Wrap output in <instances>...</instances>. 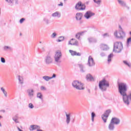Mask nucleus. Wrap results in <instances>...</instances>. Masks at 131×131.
<instances>
[{"label":"nucleus","mask_w":131,"mask_h":131,"mask_svg":"<svg viewBox=\"0 0 131 131\" xmlns=\"http://www.w3.org/2000/svg\"><path fill=\"white\" fill-rule=\"evenodd\" d=\"M118 85V91L121 96H122L123 102L126 106H129L131 103V93L127 95V84L126 83L120 82V80L119 79L117 81Z\"/></svg>","instance_id":"nucleus-1"},{"label":"nucleus","mask_w":131,"mask_h":131,"mask_svg":"<svg viewBox=\"0 0 131 131\" xmlns=\"http://www.w3.org/2000/svg\"><path fill=\"white\" fill-rule=\"evenodd\" d=\"M99 86L102 92H105L109 88V82L106 80V79H103L99 82Z\"/></svg>","instance_id":"nucleus-2"},{"label":"nucleus","mask_w":131,"mask_h":131,"mask_svg":"<svg viewBox=\"0 0 131 131\" xmlns=\"http://www.w3.org/2000/svg\"><path fill=\"white\" fill-rule=\"evenodd\" d=\"M72 85L74 88H75V89H76V90H79V91H81V90H84V87H83V83H81V82H79V81H74L72 83Z\"/></svg>","instance_id":"nucleus-3"},{"label":"nucleus","mask_w":131,"mask_h":131,"mask_svg":"<svg viewBox=\"0 0 131 131\" xmlns=\"http://www.w3.org/2000/svg\"><path fill=\"white\" fill-rule=\"evenodd\" d=\"M123 50V45L121 42L117 41L115 42V53H121Z\"/></svg>","instance_id":"nucleus-4"},{"label":"nucleus","mask_w":131,"mask_h":131,"mask_svg":"<svg viewBox=\"0 0 131 131\" xmlns=\"http://www.w3.org/2000/svg\"><path fill=\"white\" fill-rule=\"evenodd\" d=\"M62 58V53L61 51L58 50L55 52V54L54 55V60L56 63H61L62 61L61 59Z\"/></svg>","instance_id":"nucleus-5"},{"label":"nucleus","mask_w":131,"mask_h":131,"mask_svg":"<svg viewBox=\"0 0 131 131\" xmlns=\"http://www.w3.org/2000/svg\"><path fill=\"white\" fill-rule=\"evenodd\" d=\"M54 59L53 58V56L51 54H48L45 57V62L46 65H50V64H53V62Z\"/></svg>","instance_id":"nucleus-6"},{"label":"nucleus","mask_w":131,"mask_h":131,"mask_svg":"<svg viewBox=\"0 0 131 131\" xmlns=\"http://www.w3.org/2000/svg\"><path fill=\"white\" fill-rule=\"evenodd\" d=\"M115 35L117 38H120V39H123L124 37H125V32L123 31V29L119 30V32L117 31L115 32Z\"/></svg>","instance_id":"nucleus-7"},{"label":"nucleus","mask_w":131,"mask_h":131,"mask_svg":"<svg viewBox=\"0 0 131 131\" xmlns=\"http://www.w3.org/2000/svg\"><path fill=\"white\" fill-rule=\"evenodd\" d=\"M75 8L77 11H84L85 10V5L82 4L81 2H79L76 4Z\"/></svg>","instance_id":"nucleus-8"},{"label":"nucleus","mask_w":131,"mask_h":131,"mask_svg":"<svg viewBox=\"0 0 131 131\" xmlns=\"http://www.w3.org/2000/svg\"><path fill=\"white\" fill-rule=\"evenodd\" d=\"M110 113H111V110H107L102 115V118L104 123H106V122H107V119H108V117H109V115H110Z\"/></svg>","instance_id":"nucleus-9"},{"label":"nucleus","mask_w":131,"mask_h":131,"mask_svg":"<svg viewBox=\"0 0 131 131\" xmlns=\"http://www.w3.org/2000/svg\"><path fill=\"white\" fill-rule=\"evenodd\" d=\"M115 128V117L113 118L108 126L109 130L113 131Z\"/></svg>","instance_id":"nucleus-10"},{"label":"nucleus","mask_w":131,"mask_h":131,"mask_svg":"<svg viewBox=\"0 0 131 131\" xmlns=\"http://www.w3.org/2000/svg\"><path fill=\"white\" fill-rule=\"evenodd\" d=\"M93 16H95V13L91 11H88L84 15V17L87 19H90Z\"/></svg>","instance_id":"nucleus-11"},{"label":"nucleus","mask_w":131,"mask_h":131,"mask_svg":"<svg viewBox=\"0 0 131 131\" xmlns=\"http://www.w3.org/2000/svg\"><path fill=\"white\" fill-rule=\"evenodd\" d=\"M87 65H88L89 67H93V66H95V61L94 60V58H93L91 56L89 57Z\"/></svg>","instance_id":"nucleus-12"},{"label":"nucleus","mask_w":131,"mask_h":131,"mask_svg":"<svg viewBox=\"0 0 131 131\" xmlns=\"http://www.w3.org/2000/svg\"><path fill=\"white\" fill-rule=\"evenodd\" d=\"M68 45H71V46H76V47H78L79 43L78 41L77 40L72 38L70 41H69Z\"/></svg>","instance_id":"nucleus-13"},{"label":"nucleus","mask_w":131,"mask_h":131,"mask_svg":"<svg viewBox=\"0 0 131 131\" xmlns=\"http://www.w3.org/2000/svg\"><path fill=\"white\" fill-rule=\"evenodd\" d=\"M28 96L30 98V100L34 97V90L32 89H28L27 90Z\"/></svg>","instance_id":"nucleus-14"},{"label":"nucleus","mask_w":131,"mask_h":131,"mask_svg":"<svg viewBox=\"0 0 131 131\" xmlns=\"http://www.w3.org/2000/svg\"><path fill=\"white\" fill-rule=\"evenodd\" d=\"M66 113V122L67 124H69L70 123V121H71V113Z\"/></svg>","instance_id":"nucleus-15"},{"label":"nucleus","mask_w":131,"mask_h":131,"mask_svg":"<svg viewBox=\"0 0 131 131\" xmlns=\"http://www.w3.org/2000/svg\"><path fill=\"white\" fill-rule=\"evenodd\" d=\"M4 51L5 52H13V47L9 46H4L3 47Z\"/></svg>","instance_id":"nucleus-16"},{"label":"nucleus","mask_w":131,"mask_h":131,"mask_svg":"<svg viewBox=\"0 0 131 131\" xmlns=\"http://www.w3.org/2000/svg\"><path fill=\"white\" fill-rule=\"evenodd\" d=\"M69 53H70L71 56H81V53H77L76 51H74L73 50H70Z\"/></svg>","instance_id":"nucleus-17"},{"label":"nucleus","mask_w":131,"mask_h":131,"mask_svg":"<svg viewBox=\"0 0 131 131\" xmlns=\"http://www.w3.org/2000/svg\"><path fill=\"white\" fill-rule=\"evenodd\" d=\"M52 16L54 17V18H60L61 13L59 11H56L52 14Z\"/></svg>","instance_id":"nucleus-18"},{"label":"nucleus","mask_w":131,"mask_h":131,"mask_svg":"<svg viewBox=\"0 0 131 131\" xmlns=\"http://www.w3.org/2000/svg\"><path fill=\"white\" fill-rule=\"evenodd\" d=\"M77 21H80L82 19V13H77L76 14L75 17Z\"/></svg>","instance_id":"nucleus-19"},{"label":"nucleus","mask_w":131,"mask_h":131,"mask_svg":"<svg viewBox=\"0 0 131 131\" xmlns=\"http://www.w3.org/2000/svg\"><path fill=\"white\" fill-rule=\"evenodd\" d=\"M88 41H89L90 43L97 42V39H96L93 37H88Z\"/></svg>","instance_id":"nucleus-20"},{"label":"nucleus","mask_w":131,"mask_h":131,"mask_svg":"<svg viewBox=\"0 0 131 131\" xmlns=\"http://www.w3.org/2000/svg\"><path fill=\"white\" fill-rule=\"evenodd\" d=\"M100 49L102 51H107V50L109 49V47L105 44H101Z\"/></svg>","instance_id":"nucleus-21"},{"label":"nucleus","mask_w":131,"mask_h":131,"mask_svg":"<svg viewBox=\"0 0 131 131\" xmlns=\"http://www.w3.org/2000/svg\"><path fill=\"white\" fill-rule=\"evenodd\" d=\"M86 79L88 81H94V77H93L91 74H88L86 75Z\"/></svg>","instance_id":"nucleus-22"},{"label":"nucleus","mask_w":131,"mask_h":131,"mask_svg":"<svg viewBox=\"0 0 131 131\" xmlns=\"http://www.w3.org/2000/svg\"><path fill=\"white\" fill-rule=\"evenodd\" d=\"M37 98L41 100V101H43V95L40 92L37 93Z\"/></svg>","instance_id":"nucleus-23"},{"label":"nucleus","mask_w":131,"mask_h":131,"mask_svg":"<svg viewBox=\"0 0 131 131\" xmlns=\"http://www.w3.org/2000/svg\"><path fill=\"white\" fill-rule=\"evenodd\" d=\"M118 2L121 6L122 7H126V3L124 2V1H121V0H118Z\"/></svg>","instance_id":"nucleus-24"},{"label":"nucleus","mask_w":131,"mask_h":131,"mask_svg":"<svg viewBox=\"0 0 131 131\" xmlns=\"http://www.w3.org/2000/svg\"><path fill=\"white\" fill-rule=\"evenodd\" d=\"M5 1L7 3H8L10 6H13L15 2H16V0H5Z\"/></svg>","instance_id":"nucleus-25"},{"label":"nucleus","mask_w":131,"mask_h":131,"mask_svg":"<svg viewBox=\"0 0 131 131\" xmlns=\"http://www.w3.org/2000/svg\"><path fill=\"white\" fill-rule=\"evenodd\" d=\"M82 33H83V32L77 33L75 35L76 38L77 39H80V36H82Z\"/></svg>","instance_id":"nucleus-26"},{"label":"nucleus","mask_w":131,"mask_h":131,"mask_svg":"<svg viewBox=\"0 0 131 131\" xmlns=\"http://www.w3.org/2000/svg\"><path fill=\"white\" fill-rule=\"evenodd\" d=\"M43 79H45L46 81H49L50 79H52V78L51 77L48 76H45L42 77Z\"/></svg>","instance_id":"nucleus-27"},{"label":"nucleus","mask_w":131,"mask_h":131,"mask_svg":"<svg viewBox=\"0 0 131 131\" xmlns=\"http://www.w3.org/2000/svg\"><path fill=\"white\" fill-rule=\"evenodd\" d=\"M95 4H96V5H98V6H100L101 4H102V0H93Z\"/></svg>","instance_id":"nucleus-28"},{"label":"nucleus","mask_w":131,"mask_h":131,"mask_svg":"<svg viewBox=\"0 0 131 131\" xmlns=\"http://www.w3.org/2000/svg\"><path fill=\"white\" fill-rule=\"evenodd\" d=\"M113 57V54L111 53L108 56V59H107V62L108 63H110L111 61V59Z\"/></svg>","instance_id":"nucleus-29"},{"label":"nucleus","mask_w":131,"mask_h":131,"mask_svg":"<svg viewBox=\"0 0 131 131\" xmlns=\"http://www.w3.org/2000/svg\"><path fill=\"white\" fill-rule=\"evenodd\" d=\"M1 91H2V92H3V94L5 96V97H8V95H7V91H6V90H5V89L4 88V87L1 88Z\"/></svg>","instance_id":"nucleus-30"},{"label":"nucleus","mask_w":131,"mask_h":131,"mask_svg":"<svg viewBox=\"0 0 131 131\" xmlns=\"http://www.w3.org/2000/svg\"><path fill=\"white\" fill-rule=\"evenodd\" d=\"M43 20L44 21V22H45V23L47 24V25L50 24V20L47 17H45L43 19Z\"/></svg>","instance_id":"nucleus-31"},{"label":"nucleus","mask_w":131,"mask_h":131,"mask_svg":"<svg viewBox=\"0 0 131 131\" xmlns=\"http://www.w3.org/2000/svg\"><path fill=\"white\" fill-rule=\"evenodd\" d=\"M95 117H96V114H95L94 112H92L91 113V119L92 122H94Z\"/></svg>","instance_id":"nucleus-32"},{"label":"nucleus","mask_w":131,"mask_h":131,"mask_svg":"<svg viewBox=\"0 0 131 131\" xmlns=\"http://www.w3.org/2000/svg\"><path fill=\"white\" fill-rule=\"evenodd\" d=\"M79 66L80 67L81 72H82L83 73V72H85V71L83 69L84 68L83 65L80 64H79Z\"/></svg>","instance_id":"nucleus-33"},{"label":"nucleus","mask_w":131,"mask_h":131,"mask_svg":"<svg viewBox=\"0 0 131 131\" xmlns=\"http://www.w3.org/2000/svg\"><path fill=\"white\" fill-rule=\"evenodd\" d=\"M120 123V119L117 118H115V124L116 125H118Z\"/></svg>","instance_id":"nucleus-34"},{"label":"nucleus","mask_w":131,"mask_h":131,"mask_svg":"<svg viewBox=\"0 0 131 131\" xmlns=\"http://www.w3.org/2000/svg\"><path fill=\"white\" fill-rule=\"evenodd\" d=\"M18 80H19V83H20V84H23V78H22V77L19 76H18Z\"/></svg>","instance_id":"nucleus-35"},{"label":"nucleus","mask_w":131,"mask_h":131,"mask_svg":"<svg viewBox=\"0 0 131 131\" xmlns=\"http://www.w3.org/2000/svg\"><path fill=\"white\" fill-rule=\"evenodd\" d=\"M56 36H57V33L56 32L53 33L51 35V38H56Z\"/></svg>","instance_id":"nucleus-36"},{"label":"nucleus","mask_w":131,"mask_h":131,"mask_svg":"<svg viewBox=\"0 0 131 131\" xmlns=\"http://www.w3.org/2000/svg\"><path fill=\"white\" fill-rule=\"evenodd\" d=\"M28 107L30 109H33L34 108V106L32 104V103H30L28 105Z\"/></svg>","instance_id":"nucleus-37"},{"label":"nucleus","mask_w":131,"mask_h":131,"mask_svg":"<svg viewBox=\"0 0 131 131\" xmlns=\"http://www.w3.org/2000/svg\"><path fill=\"white\" fill-rule=\"evenodd\" d=\"M13 121L15 122V123H19V121H18V119L17 118L15 117H13L12 118Z\"/></svg>","instance_id":"nucleus-38"},{"label":"nucleus","mask_w":131,"mask_h":131,"mask_svg":"<svg viewBox=\"0 0 131 131\" xmlns=\"http://www.w3.org/2000/svg\"><path fill=\"white\" fill-rule=\"evenodd\" d=\"M59 38H62V39H58V42L63 41V40H64V37H63V36L59 37Z\"/></svg>","instance_id":"nucleus-39"},{"label":"nucleus","mask_w":131,"mask_h":131,"mask_svg":"<svg viewBox=\"0 0 131 131\" xmlns=\"http://www.w3.org/2000/svg\"><path fill=\"white\" fill-rule=\"evenodd\" d=\"M25 21V18H21L20 20H19V23H20V24H22V23H23V22H24Z\"/></svg>","instance_id":"nucleus-40"},{"label":"nucleus","mask_w":131,"mask_h":131,"mask_svg":"<svg viewBox=\"0 0 131 131\" xmlns=\"http://www.w3.org/2000/svg\"><path fill=\"white\" fill-rule=\"evenodd\" d=\"M1 60L2 63H6V59H5V58L1 57Z\"/></svg>","instance_id":"nucleus-41"},{"label":"nucleus","mask_w":131,"mask_h":131,"mask_svg":"<svg viewBox=\"0 0 131 131\" xmlns=\"http://www.w3.org/2000/svg\"><path fill=\"white\" fill-rule=\"evenodd\" d=\"M123 62L124 64H125V65H127V66H128L129 67H130V66H129V64L127 62V61L124 60Z\"/></svg>","instance_id":"nucleus-42"},{"label":"nucleus","mask_w":131,"mask_h":131,"mask_svg":"<svg viewBox=\"0 0 131 131\" xmlns=\"http://www.w3.org/2000/svg\"><path fill=\"white\" fill-rule=\"evenodd\" d=\"M103 37H109V34L105 33L103 35Z\"/></svg>","instance_id":"nucleus-43"},{"label":"nucleus","mask_w":131,"mask_h":131,"mask_svg":"<svg viewBox=\"0 0 131 131\" xmlns=\"http://www.w3.org/2000/svg\"><path fill=\"white\" fill-rule=\"evenodd\" d=\"M41 91H47V88L43 86H41L40 88Z\"/></svg>","instance_id":"nucleus-44"},{"label":"nucleus","mask_w":131,"mask_h":131,"mask_svg":"<svg viewBox=\"0 0 131 131\" xmlns=\"http://www.w3.org/2000/svg\"><path fill=\"white\" fill-rule=\"evenodd\" d=\"M100 56H101V57H105V56H106V54H105V53H104V52H101V53H100Z\"/></svg>","instance_id":"nucleus-45"},{"label":"nucleus","mask_w":131,"mask_h":131,"mask_svg":"<svg viewBox=\"0 0 131 131\" xmlns=\"http://www.w3.org/2000/svg\"><path fill=\"white\" fill-rule=\"evenodd\" d=\"M55 77H56V74H53L52 77H50V78H51V79H52V78H55Z\"/></svg>","instance_id":"nucleus-46"},{"label":"nucleus","mask_w":131,"mask_h":131,"mask_svg":"<svg viewBox=\"0 0 131 131\" xmlns=\"http://www.w3.org/2000/svg\"><path fill=\"white\" fill-rule=\"evenodd\" d=\"M41 52H45V51H46V48H45V47H42L41 49Z\"/></svg>","instance_id":"nucleus-47"},{"label":"nucleus","mask_w":131,"mask_h":131,"mask_svg":"<svg viewBox=\"0 0 131 131\" xmlns=\"http://www.w3.org/2000/svg\"><path fill=\"white\" fill-rule=\"evenodd\" d=\"M58 6L59 7H60V6L63 7V3L60 2V3L59 4H58Z\"/></svg>","instance_id":"nucleus-48"},{"label":"nucleus","mask_w":131,"mask_h":131,"mask_svg":"<svg viewBox=\"0 0 131 131\" xmlns=\"http://www.w3.org/2000/svg\"><path fill=\"white\" fill-rule=\"evenodd\" d=\"M119 28L120 29H119V30H121V29H122V28L121 27V26L120 25H119Z\"/></svg>","instance_id":"nucleus-49"},{"label":"nucleus","mask_w":131,"mask_h":131,"mask_svg":"<svg viewBox=\"0 0 131 131\" xmlns=\"http://www.w3.org/2000/svg\"><path fill=\"white\" fill-rule=\"evenodd\" d=\"M115 51V43H114V49H113V52Z\"/></svg>","instance_id":"nucleus-50"},{"label":"nucleus","mask_w":131,"mask_h":131,"mask_svg":"<svg viewBox=\"0 0 131 131\" xmlns=\"http://www.w3.org/2000/svg\"><path fill=\"white\" fill-rule=\"evenodd\" d=\"M125 7H126V8H127V9H128V10H129V7H128V6H125Z\"/></svg>","instance_id":"nucleus-51"},{"label":"nucleus","mask_w":131,"mask_h":131,"mask_svg":"<svg viewBox=\"0 0 131 131\" xmlns=\"http://www.w3.org/2000/svg\"><path fill=\"white\" fill-rule=\"evenodd\" d=\"M88 92H89V93H91V90H88Z\"/></svg>","instance_id":"nucleus-52"},{"label":"nucleus","mask_w":131,"mask_h":131,"mask_svg":"<svg viewBox=\"0 0 131 131\" xmlns=\"http://www.w3.org/2000/svg\"><path fill=\"white\" fill-rule=\"evenodd\" d=\"M67 0H63V2H64V3H66V1H67Z\"/></svg>","instance_id":"nucleus-53"},{"label":"nucleus","mask_w":131,"mask_h":131,"mask_svg":"<svg viewBox=\"0 0 131 131\" xmlns=\"http://www.w3.org/2000/svg\"><path fill=\"white\" fill-rule=\"evenodd\" d=\"M1 118H3V116H0V119H1Z\"/></svg>","instance_id":"nucleus-54"},{"label":"nucleus","mask_w":131,"mask_h":131,"mask_svg":"<svg viewBox=\"0 0 131 131\" xmlns=\"http://www.w3.org/2000/svg\"><path fill=\"white\" fill-rule=\"evenodd\" d=\"M3 112H4V113H5V112H6V111H5V110H3Z\"/></svg>","instance_id":"nucleus-55"},{"label":"nucleus","mask_w":131,"mask_h":131,"mask_svg":"<svg viewBox=\"0 0 131 131\" xmlns=\"http://www.w3.org/2000/svg\"><path fill=\"white\" fill-rule=\"evenodd\" d=\"M114 35H115V32L114 33Z\"/></svg>","instance_id":"nucleus-56"},{"label":"nucleus","mask_w":131,"mask_h":131,"mask_svg":"<svg viewBox=\"0 0 131 131\" xmlns=\"http://www.w3.org/2000/svg\"><path fill=\"white\" fill-rule=\"evenodd\" d=\"M39 42H40V43H41V41H40Z\"/></svg>","instance_id":"nucleus-57"},{"label":"nucleus","mask_w":131,"mask_h":131,"mask_svg":"<svg viewBox=\"0 0 131 131\" xmlns=\"http://www.w3.org/2000/svg\"><path fill=\"white\" fill-rule=\"evenodd\" d=\"M61 38V39H62V38Z\"/></svg>","instance_id":"nucleus-58"},{"label":"nucleus","mask_w":131,"mask_h":131,"mask_svg":"<svg viewBox=\"0 0 131 131\" xmlns=\"http://www.w3.org/2000/svg\"><path fill=\"white\" fill-rule=\"evenodd\" d=\"M130 1H131V0H130Z\"/></svg>","instance_id":"nucleus-59"}]
</instances>
